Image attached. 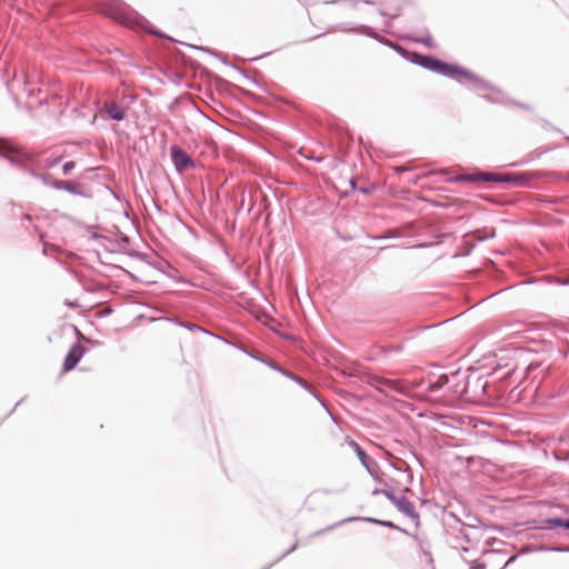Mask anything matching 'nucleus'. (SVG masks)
<instances>
[{"mask_svg": "<svg viewBox=\"0 0 569 569\" xmlns=\"http://www.w3.org/2000/svg\"><path fill=\"white\" fill-rule=\"evenodd\" d=\"M369 383L386 393L395 391L400 395H407L410 391V385L400 379H388L375 376L370 378Z\"/></svg>", "mask_w": 569, "mask_h": 569, "instance_id": "nucleus-2", "label": "nucleus"}, {"mask_svg": "<svg viewBox=\"0 0 569 569\" xmlns=\"http://www.w3.org/2000/svg\"><path fill=\"white\" fill-rule=\"evenodd\" d=\"M458 180H470V181H478V180H485V181H495V182H509L513 179L509 174H476V176H461L458 178Z\"/></svg>", "mask_w": 569, "mask_h": 569, "instance_id": "nucleus-7", "label": "nucleus"}, {"mask_svg": "<svg viewBox=\"0 0 569 569\" xmlns=\"http://www.w3.org/2000/svg\"><path fill=\"white\" fill-rule=\"evenodd\" d=\"M61 186H62L63 188H66L67 190H69V191H73V190H74V189H73V186H72V184H71V182H69V181H62V182H61Z\"/></svg>", "mask_w": 569, "mask_h": 569, "instance_id": "nucleus-13", "label": "nucleus"}, {"mask_svg": "<svg viewBox=\"0 0 569 569\" xmlns=\"http://www.w3.org/2000/svg\"><path fill=\"white\" fill-rule=\"evenodd\" d=\"M547 523H549L552 527H563V528L569 529V520H562L559 518H555V519L547 520Z\"/></svg>", "mask_w": 569, "mask_h": 569, "instance_id": "nucleus-11", "label": "nucleus"}, {"mask_svg": "<svg viewBox=\"0 0 569 569\" xmlns=\"http://www.w3.org/2000/svg\"><path fill=\"white\" fill-rule=\"evenodd\" d=\"M385 495L387 496L388 499H390L396 506L397 508L403 512L406 516L408 517H415L416 516V512H415V507L405 497H400V498H397L395 497L391 492L389 491H385Z\"/></svg>", "mask_w": 569, "mask_h": 569, "instance_id": "nucleus-6", "label": "nucleus"}, {"mask_svg": "<svg viewBox=\"0 0 569 569\" xmlns=\"http://www.w3.org/2000/svg\"><path fill=\"white\" fill-rule=\"evenodd\" d=\"M423 66L432 69L437 72L443 73L446 76L456 77L457 74H467V72L461 71L457 66L445 63L440 60L426 57L423 58Z\"/></svg>", "mask_w": 569, "mask_h": 569, "instance_id": "nucleus-3", "label": "nucleus"}, {"mask_svg": "<svg viewBox=\"0 0 569 569\" xmlns=\"http://www.w3.org/2000/svg\"><path fill=\"white\" fill-rule=\"evenodd\" d=\"M349 446L355 450V452L357 453L358 458L361 460V462L363 465H366V458H367V455L365 453V451L360 448V446L355 442L353 440H350L349 441Z\"/></svg>", "mask_w": 569, "mask_h": 569, "instance_id": "nucleus-9", "label": "nucleus"}, {"mask_svg": "<svg viewBox=\"0 0 569 569\" xmlns=\"http://www.w3.org/2000/svg\"><path fill=\"white\" fill-rule=\"evenodd\" d=\"M84 353V347L80 343L73 345L63 361L62 372L72 370Z\"/></svg>", "mask_w": 569, "mask_h": 569, "instance_id": "nucleus-5", "label": "nucleus"}, {"mask_svg": "<svg viewBox=\"0 0 569 569\" xmlns=\"http://www.w3.org/2000/svg\"><path fill=\"white\" fill-rule=\"evenodd\" d=\"M73 168H74L73 161H69V162L64 163L63 164V173L68 174Z\"/></svg>", "mask_w": 569, "mask_h": 569, "instance_id": "nucleus-12", "label": "nucleus"}, {"mask_svg": "<svg viewBox=\"0 0 569 569\" xmlns=\"http://www.w3.org/2000/svg\"><path fill=\"white\" fill-rule=\"evenodd\" d=\"M106 14L128 28H136L141 24V18L121 3L110 6L106 10Z\"/></svg>", "mask_w": 569, "mask_h": 569, "instance_id": "nucleus-1", "label": "nucleus"}, {"mask_svg": "<svg viewBox=\"0 0 569 569\" xmlns=\"http://www.w3.org/2000/svg\"><path fill=\"white\" fill-rule=\"evenodd\" d=\"M171 159L178 171H184L193 167V161L189 154L178 146H173L170 149Z\"/></svg>", "mask_w": 569, "mask_h": 569, "instance_id": "nucleus-4", "label": "nucleus"}, {"mask_svg": "<svg viewBox=\"0 0 569 569\" xmlns=\"http://www.w3.org/2000/svg\"><path fill=\"white\" fill-rule=\"evenodd\" d=\"M448 382V378L446 376H441L438 380L429 386L430 391L439 390L445 383Z\"/></svg>", "mask_w": 569, "mask_h": 569, "instance_id": "nucleus-10", "label": "nucleus"}, {"mask_svg": "<svg viewBox=\"0 0 569 569\" xmlns=\"http://www.w3.org/2000/svg\"><path fill=\"white\" fill-rule=\"evenodd\" d=\"M466 388L463 387L460 391H459V395H462L465 392ZM456 393H458V391H456Z\"/></svg>", "mask_w": 569, "mask_h": 569, "instance_id": "nucleus-14", "label": "nucleus"}, {"mask_svg": "<svg viewBox=\"0 0 569 569\" xmlns=\"http://www.w3.org/2000/svg\"><path fill=\"white\" fill-rule=\"evenodd\" d=\"M101 112L107 114L109 118L118 121L124 118L123 109L114 102H106Z\"/></svg>", "mask_w": 569, "mask_h": 569, "instance_id": "nucleus-8", "label": "nucleus"}]
</instances>
